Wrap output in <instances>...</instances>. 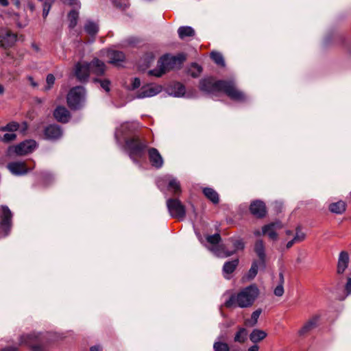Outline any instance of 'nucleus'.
<instances>
[{
    "label": "nucleus",
    "mask_w": 351,
    "mask_h": 351,
    "mask_svg": "<svg viewBox=\"0 0 351 351\" xmlns=\"http://www.w3.org/2000/svg\"><path fill=\"white\" fill-rule=\"evenodd\" d=\"M199 88L201 90L210 94L222 91L230 99L235 101H243L245 99L244 93L236 87L232 81H215L212 77H207L200 80Z\"/></svg>",
    "instance_id": "1"
},
{
    "label": "nucleus",
    "mask_w": 351,
    "mask_h": 351,
    "mask_svg": "<svg viewBox=\"0 0 351 351\" xmlns=\"http://www.w3.org/2000/svg\"><path fill=\"white\" fill-rule=\"evenodd\" d=\"M260 291L256 285H251L241 289L237 294L230 296L225 303L228 308L239 306L240 308H247L254 304Z\"/></svg>",
    "instance_id": "2"
},
{
    "label": "nucleus",
    "mask_w": 351,
    "mask_h": 351,
    "mask_svg": "<svg viewBox=\"0 0 351 351\" xmlns=\"http://www.w3.org/2000/svg\"><path fill=\"white\" fill-rule=\"evenodd\" d=\"M184 60L183 56H173L165 55L158 61L157 68L149 70V75H154L157 77H161L167 71L176 67L180 64Z\"/></svg>",
    "instance_id": "3"
},
{
    "label": "nucleus",
    "mask_w": 351,
    "mask_h": 351,
    "mask_svg": "<svg viewBox=\"0 0 351 351\" xmlns=\"http://www.w3.org/2000/svg\"><path fill=\"white\" fill-rule=\"evenodd\" d=\"M146 147V143L141 142L137 136L129 138L125 141V148L134 162H138L137 158L143 156Z\"/></svg>",
    "instance_id": "4"
},
{
    "label": "nucleus",
    "mask_w": 351,
    "mask_h": 351,
    "mask_svg": "<svg viewBox=\"0 0 351 351\" xmlns=\"http://www.w3.org/2000/svg\"><path fill=\"white\" fill-rule=\"evenodd\" d=\"M85 89L82 86H76L71 89L67 95V103L71 109H79L85 99Z\"/></svg>",
    "instance_id": "5"
},
{
    "label": "nucleus",
    "mask_w": 351,
    "mask_h": 351,
    "mask_svg": "<svg viewBox=\"0 0 351 351\" xmlns=\"http://www.w3.org/2000/svg\"><path fill=\"white\" fill-rule=\"evenodd\" d=\"M167 206L170 215L179 220H183L186 215L184 206L178 199H169L167 201Z\"/></svg>",
    "instance_id": "6"
},
{
    "label": "nucleus",
    "mask_w": 351,
    "mask_h": 351,
    "mask_svg": "<svg viewBox=\"0 0 351 351\" xmlns=\"http://www.w3.org/2000/svg\"><path fill=\"white\" fill-rule=\"evenodd\" d=\"M37 146V143L34 140H27L20 144L10 147L8 149L9 153L14 152L17 155L22 156L29 154L34 151Z\"/></svg>",
    "instance_id": "7"
},
{
    "label": "nucleus",
    "mask_w": 351,
    "mask_h": 351,
    "mask_svg": "<svg viewBox=\"0 0 351 351\" xmlns=\"http://www.w3.org/2000/svg\"><path fill=\"white\" fill-rule=\"evenodd\" d=\"M234 250L229 251L226 250L225 245H221L217 248H212L213 253L219 258H226L232 256L238 250H241L244 248V243L241 240H236L233 242Z\"/></svg>",
    "instance_id": "8"
},
{
    "label": "nucleus",
    "mask_w": 351,
    "mask_h": 351,
    "mask_svg": "<svg viewBox=\"0 0 351 351\" xmlns=\"http://www.w3.org/2000/svg\"><path fill=\"white\" fill-rule=\"evenodd\" d=\"M162 86L157 84H147L141 87L140 90L137 93L136 98L143 99L145 97H150L156 95L162 91Z\"/></svg>",
    "instance_id": "9"
},
{
    "label": "nucleus",
    "mask_w": 351,
    "mask_h": 351,
    "mask_svg": "<svg viewBox=\"0 0 351 351\" xmlns=\"http://www.w3.org/2000/svg\"><path fill=\"white\" fill-rule=\"evenodd\" d=\"M90 73V67L88 62H78L76 64L75 75L77 80L81 82H86Z\"/></svg>",
    "instance_id": "10"
},
{
    "label": "nucleus",
    "mask_w": 351,
    "mask_h": 351,
    "mask_svg": "<svg viewBox=\"0 0 351 351\" xmlns=\"http://www.w3.org/2000/svg\"><path fill=\"white\" fill-rule=\"evenodd\" d=\"M254 252L258 258L260 268L265 269L266 267L267 256L265 253V247L262 240H257L254 244Z\"/></svg>",
    "instance_id": "11"
},
{
    "label": "nucleus",
    "mask_w": 351,
    "mask_h": 351,
    "mask_svg": "<svg viewBox=\"0 0 351 351\" xmlns=\"http://www.w3.org/2000/svg\"><path fill=\"white\" fill-rule=\"evenodd\" d=\"M101 53L108 58V62L114 65H118L121 62L125 60V55L123 52L116 50L101 51Z\"/></svg>",
    "instance_id": "12"
},
{
    "label": "nucleus",
    "mask_w": 351,
    "mask_h": 351,
    "mask_svg": "<svg viewBox=\"0 0 351 351\" xmlns=\"http://www.w3.org/2000/svg\"><path fill=\"white\" fill-rule=\"evenodd\" d=\"M149 160L151 165L156 168L160 169L164 164V160L157 149L152 147L148 149Z\"/></svg>",
    "instance_id": "13"
},
{
    "label": "nucleus",
    "mask_w": 351,
    "mask_h": 351,
    "mask_svg": "<svg viewBox=\"0 0 351 351\" xmlns=\"http://www.w3.org/2000/svg\"><path fill=\"white\" fill-rule=\"evenodd\" d=\"M12 217V215L10 210L7 206H2L1 227L5 230V235L8 234V230L11 226Z\"/></svg>",
    "instance_id": "14"
},
{
    "label": "nucleus",
    "mask_w": 351,
    "mask_h": 351,
    "mask_svg": "<svg viewBox=\"0 0 351 351\" xmlns=\"http://www.w3.org/2000/svg\"><path fill=\"white\" fill-rule=\"evenodd\" d=\"M319 316L317 315H313L308 321H306L303 326L300 328L298 333L300 335H304L315 329L318 326L319 321Z\"/></svg>",
    "instance_id": "15"
},
{
    "label": "nucleus",
    "mask_w": 351,
    "mask_h": 351,
    "mask_svg": "<svg viewBox=\"0 0 351 351\" xmlns=\"http://www.w3.org/2000/svg\"><path fill=\"white\" fill-rule=\"evenodd\" d=\"M250 210L253 215L258 218L263 217L266 214L265 205L260 200L252 202L250 204Z\"/></svg>",
    "instance_id": "16"
},
{
    "label": "nucleus",
    "mask_w": 351,
    "mask_h": 351,
    "mask_svg": "<svg viewBox=\"0 0 351 351\" xmlns=\"http://www.w3.org/2000/svg\"><path fill=\"white\" fill-rule=\"evenodd\" d=\"M10 171L16 176H22L28 172L25 163L22 162H13L8 165Z\"/></svg>",
    "instance_id": "17"
},
{
    "label": "nucleus",
    "mask_w": 351,
    "mask_h": 351,
    "mask_svg": "<svg viewBox=\"0 0 351 351\" xmlns=\"http://www.w3.org/2000/svg\"><path fill=\"white\" fill-rule=\"evenodd\" d=\"M62 135V129L57 125H50L45 130V136L47 139L56 140L60 138Z\"/></svg>",
    "instance_id": "18"
},
{
    "label": "nucleus",
    "mask_w": 351,
    "mask_h": 351,
    "mask_svg": "<svg viewBox=\"0 0 351 351\" xmlns=\"http://www.w3.org/2000/svg\"><path fill=\"white\" fill-rule=\"evenodd\" d=\"M92 73L96 75H103L106 71V64L104 62L98 58H94L90 63Z\"/></svg>",
    "instance_id": "19"
},
{
    "label": "nucleus",
    "mask_w": 351,
    "mask_h": 351,
    "mask_svg": "<svg viewBox=\"0 0 351 351\" xmlns=\"http://www.w3.org/2000/svg\"><path fill=\"white\" fill-rule=\"evenodd\" d=\"M348 254L345 251L341 252L339 255L337 269V271L339 274H341L345 271V270L347 269L348 266Z\"/></svg>",
    "instance_id": "20"
},
{
    "label": "nucleus",
    "mask_w": 351,
    "mask_h": 351,
    "mask_svg": "<svg viewBox=\"0 0 351 351\" xmlns=\"http://www.w3.org/2000/svg\"><path fill=\"white\" fill-rule=\"evenodd\" d=\"M54 117L59 122L66 123L70 119V113L69 110L62 106L56 108L53 112Z\"/></svg>",
    "instance_id": "21"
},
{
    "label": "nucleus",
    "mask_w": 351,
    "mask_h": 351,
    "mask_svg": "<svg viewBox=\"0 0 351 351\" xmlns=\"http://www.w3.org/2000/svg\"><path fill=\"white\" fill-rule=\"evenodd\" d=\"M169 94L176 97H184L185 95V87L180 83H175L169 88Z\"/></svg>",
    "instance_id": "22"
},
{
    "label": "nucleus",
    "mask_w": 351,
    "mask_h": 351,
    "mask_svg": "<svg viewBox=\"0 0 351 351\" xmlns=\"http://www.w3.org/2000/svg\"><path fill=\"white\" fill-rule=\"evenodd\" d=\"M40 334L36 332L24 335L21 337V343L34 347V343L40 340Z\"/></svg>",
    "instance_id": "23"
},
{
    "label": "nucleus",
    "mask_w": 351,
    "mask_h": 351,
    "mask_svg": "<svg viewBox=\"0 0 351 351\" xmlns=\"http://www.w3.org/2000/svg\"><path fill=\"white\" fill-rule=\"evenodd\" d=\"M267 334L263 330L260 329H254L252 332L250 334L249 337L252 342L256 343L263 341L266 337Z\"/></svg>",
    "instance_id": "24"
},
{
    "label": "nucleus",
    "mask_w": 351,
    "mask_h": 351,
    "mask_svg": "<svg viewBox=\"0 0 351 351\" xmlns=\"http://www.w3.org/2000/svg\"><path fill=\"white\" fill-rule=\"evenodd\" d=\"M238 264V259H234L231 261H227L224 263L223 267V272L226 278H229V276L227 275L232 274L237 268Z\"/></svg>",
    "instance_id": "25"
},
{
    "label": "nucleus",
    "mask_w": 351,
    "mask_h": 351,
    "mask_svg": "<svg viewBox=\"0 0 351 351\" xmlns=\"http://www.w3.org/2000/svg\"><path fill=\"white\" fill-rule=\"evenodd\" d=\"M248 332L246 328L239 327L234 335V341L241 344L244 343L247 339Z\"/></svg>",
    "instance_id": "26"
},
{
    "label": "nucleus",
    "mask_w": 351,
    "mask_h": 351,
    "mask_svg": "<svg viewBox=\"0 0 351 351\" xmlns=\"http://www.w3.org/2000/svg\"><path fill=\"white\" fill-rule=\"evenodd\" d=\"M204 195L213 204H218L219 202V195L216 191L212 188L206 187L203 189Z\"/></svg>",
    "instance_id": "27"
},
{
    "label": "nucleus",
    "mask_w": 351,
    "mask_h": 351,
    "mask_svg": "<svg viewBox=\"0 0 351 351\" xmlns=\"http://www.w3.org/2000/svg\"><path fill=\"white\" fill-rule=\"evenodd\" d=\"M346 203L343 201L332 203L329 206V210L332 213L342 214L346 210Z\"/></svg>",
    "instance_id": "28"
},
{
    "label": "nucleus",
    "mask_w": 351,
    "mask_h": 351,
    "mask_svg": "<svg viewBox=\"0 0 351 351\" xmlns=\"http://www.w3.org/2000/svg\"><path fill=\"white\" fill-rule=\"evenodd\" d=\"M178 34L181 39H184L186 37H191L195 35V30L190 26H182L178 29Z\"/></svg>",
    "instance_id": "29"
},
{
    "label": "nucleus",
    "mask_w": 351,
    "mask_h": 351,
    "mask_svg": "<svg viewBox=\"0 0 351 351\" xmlns=\"http://www.w3.org/2000/svg\"><path fill=\"white\" fill-rule=\"evenodd\" d=\"M262 234H267L271 240H276L278 239L276 230L269 223L262 228Z\"/></svg>",
    "instance_id": "30"
},
{
    "label": "nucleus",
    "mask_w": 351,
    "mask_h": 351,
    "mask_svg": "<svg viewBox=\"0 0 351 351\" xmlns=\"http://www.w3.org/2000/svg\"><path fill=\"white\" fill-rule=\"evenodd\" d=\"M16 40V36L10 32H8L0 42L2 47H8L13 44Z\"/></svg>",
    "instance_id": "31"
},
{
    "label": "nucleus",
    "mask_w": 351,
    "mask_h": 351,
    "mask_svg": "<svg viewBox=\"0 0 351 351\" xmlns=\"http://www.w3.org/2000/svg\"><path fill=\"white\" fill-rule=\"evenodd\" d=\"M84 30L88 34L94 36L98 32L99 27L96 23L88 21L84 25Z\"/></svg>",
    "instance_id": "32"
},
{
    "label": "nucleus",
    "mask_w": 351,
    "mask_h": 351,
    "mask_svg": "<svg viewBox=\"0 0 351 351\" xmlns=\"http://www.w3.org/2000/svg\"><path fill=\"white\" fill-rule=\"evenodd\" d=\"M168 189L174 195L180 194L181 193L180 182L174 178H171L169 181Z\"/></svg>",
    "instance_id": "33"
},
{
    "label": "nucleus",
    "mask_w": 351,
    "mask_h": 351,
    "mask_svg": "<svg viewBox=\"0 0 351 351\" xmlns=\"http://www.w3.org/2000/svg\"><path fill=\"white\" fill-rule=\"evenodd\" d=\"M207 241L212 245V247L209 248V250L213 252L211 250L212 248H217L221 245H219V241H221V237L219 234L217 233L213 235H208L206 237Z\"/></svg>",
    "instance_id": "34"
},
{
    "label": "nucleus",
    "mask_w": 351,
    "mask_h": 351,
    "mask_svg": "<svg viewBox=\"0 0 351 351\" xmlns=\"http://www.w3.org/2000/svg\"><path fill=\"white\" fill-rule=\"evenodd\" d=\"M261 313V309H257L255 311H254L251 315V318L249 319H247L245 322V324L247 326H254L257 324L258 319Z\"/></svg>",
    "instance_id": "35"
},
{
    "label": "nucleus",
    "mask_w": 351,
    "mask_h": 351,
    "mask_svg": "<svg viewBox=\"0 0 351 351\" xmlns=\"http://www.w3.org/2000/svg\"><path fill=\"white\" fill-rule=\"evenodd\" d=\"M79 17V13L75 10H71L68 15L69 24V28H74L77 23V20Z\"/></svg>",
    "instance_id": "36"
},
{
    "label": "nucleus",
    "mask_w": 351,
    "mask_h": 351,
    "mask_svg": "<svg viewBox=\"0 0 351 351\" xmlns=\"http://www.w3.org/2000/svg\"><path fill=\"white\" fill-rule=\"evenodd\" d=\"M212 60L219 66H224L225 61L222 54L217 51H213L210 53Z\"/></svg>",
    "instance_id": "37"
},
{
    "label": "nucleus",
    "mask_w": 351,
    "mask_h": 351,
    "mask_svg": "<svg viewBox=\"0 0 351 351\" xmlns=\"http://www.w3.org/2000/svg\"><path fill=\"white\" fill-rule=\"evenodd\" d=\"M219 340L216 341L213 344L214 351H230V348L228 343L221 341L220 337Z\"/></svg>",
    "instance_id": "38"
},
{
    "label": "nucleus",
    "mask_w": 351,
    "mask_h": 351,
    "mask_svg": "<svg viewBox=\"0 0 351 351\" xmlns=\"http://www.w3.org/2000/svg\"><path fill=\"white\" fill-rule=\"evenodd\" d=\"M202 66L196 63L192 64L189 70L190 75L193 77H198L199 75V74L202 73Z\"/></svg>",
    "instance_id": "39"
},
{
    "label": "nucleus",
    "mask_w": 351,
    "mask_h": 351,
    "mask_svg": "<svg viewBox=\"0 0 351 351\" xmlns=\"http://www.w3.org/2000/svg\"><path fill=\"white\" fill-rule=\"evenodd\" d=\"M258 267H260L258 262L256 261H254L247 274L249 279H253L256 276Z\"/></svg>",
    "instance_id": "40"
},
{
    "label": "nucleus",
    "mask_w": 351,
    "mask_h": 351,
    "mask_svg": "<svg viewBox=\"0 0 351 351\" xmlns=\"http://www.w3.org/2000/svg\"><path fill=\"white\" fill-rule=\"evenodd\" d=\"M19 128V124L15 121L10 122L8 123L5 126L1 127L0 128L1 131H9V132H14L17 131Z\"/></svg>",
    "instance_id": "41"
},
{
    "label": "nucleus",
    "mask_w": 351,
    "mask_h": 351,
    "mask_svg": "<svg viewBox=\"0 0 351 351\" xmlns=\"http://www.w3.org/2000/svg\"><path fill=\"white\" fill-rule=\"evenodd\" d=\"M53 3V0H46L44 1L43 7V16L44 18H46L49 14L52 3Z\"/></svg>",
    "instance_id": "42"
},
{
    "label": "nucleus",
    "mask_w": 351,
    "mask_h": 351,
    "mask_svg": "<svg viewBox=\"0 0 351 351\" xmlns=\"http://www.w3.org/2000/svg\"><path fill=\"white\" fill-rule=\"evenodd\" d=\"M96 82H98L100 84L101 87L105 90L106 92H109L110 90V80L107 79L104 80H99V79H95L94 80Z\"/></svg>",
    "instance_id": "43"
},
{
    "label": "nucleus",
    "mask_w": 351,
    "mask_h": 351,
    "mask_svg": "<svg viewBox=\"0 0 351 351\" xmlns=\"http://www.w3.org/2000/svg\"><path fill=\"white\" fill-rule=\"evenodd\" d=\"M47 86L45 90H48L51 89L55 82V77L52 74H48L46 79Z\"/></svg>",
    "instance_id": "44"
},
{
    "label": "nucleus",
    "mask_w": 351,
    "mask_h": 351,
    "mask_svg": "<svg viewBox=\"0 0 351 351\" xmlns=\"http://www.w3.org/2000/svg\"><path fill=\"white\" fill-rule=\"evenodd\" d=\"M306 234L302 232L300 228L296 229V233L294 237V241L297 243L302 241L305 239Z\"/></svg>",
    "instance_id": "45"
},
{
    "label": "nucleus",
    "mask_w": 351,
    "mask_h": 351,
    "mask_svg": "<svg viewBox=\"0 0 351 351\" xmlns=\"http://www.w3.org/2000/svg\"><path fill=\"white\" fill-rule=\"evenodd\" d=\"M129 127H130V123H124L123 124L119 129H118L116 132H115V136L117 138H119V134H122L124 132V131L127 129H129Z\"/></svg>",
    "instance_id": "46"
},
{
    "label": "nucleus",
    "mask_w": 351,
    "mask_h": 351,
    "mask_svg": "<svg viewBox=\"0 0 351 351\" xmlns=\"http://www.w3.org/2000/svg\"><path fill=\"white\" fill-rule=\"evenodd\" d=\"M284 287L282 285H278L274 291V293L275 295L278 297H281L284 294Z\"/></svg>",
    "instance_id": "47"
},
{
    "label": "nucleus",
    "mask_w": 351,
    "mask_h": 351,
    "mask_svg": "<svg viewBox=\"0 0 351 351\" xmlns=\"http://www.w3.org/2000/svg\"><path fill=\"white\" fill-rule=\"evenodd\" d=\"M16 136L15 134H5L3 136V141L4 142H10L16 138Z\"/></svg>",
    "instance_id": "48"
},
{
    "label": "nucleus",
    "mask_w": 351,
    "mask_h": 351,
    "mask_svg": "<svg viewBox=\"0 0 351 351\" xmlns=\"http://www.w3.org/2000/svg\"><path fill=\"white\" fill-rule=\"evenodd\" d=\"M141 86V80L138 77H135L132 80L131 84V89L134 90L138 88Z\"/></svg>",
    "instance_id": "49"
},
{
    "label": "nucleus",
    "mask_w": 351,
    "mask_h": 351,
    "mask_svg": "<svg viewBox=\"0 0 351 351\" xmlns=\"http://www.w3.org/2000/svg\"><path fill=\"white\" fill-rule=\"evenodd\" d=\"M64 3L71 5L75 6L77 8H80V3L77 0H62Z\"/></svg>",
    "instance_id": "50"
},
{
    "label": "nucleus",
    "mask_w": 351,
    "mask_h": 351,
    "mask_svg": "<svg viewBox=\"0 0 351 351\" xmlns=\"http://www.w3.org/2000/svg\"><path fill=\"white\" fill-rule=\"evenodd\" d=\"M28 126L26 122H23L21 125H19V128L18 130L20 131L21 133L25 134L27 130Z\"/></svg>",
    "instance_id": "51"
},
{
    "label": "nucleus",
    "mask_w": 351,
    "mask_h": 351,
    "mask_svg": "<svg viewBox=\"0 0 351 351\" xmlns=\"http://www.w3.org/2000/svg\"><path fill=\"white\" fill-rule=\"evenodd\" d=\"M276 230H280L282 228V224L280 221H276L275 222L269 223Z\"/></svg>",
    "instance_id": "52"
},
{
    "label": "nucleus",
    "mask_w": 351,
    "mask_h": 351,
    "mask_svg": "<svg viewBox=\"0 0 351 351\" xmlns=\"http://www.w3.org/2000/svg\"><path fill=\"white\" fill-rule=\"evenodd\" d=\"M113 3H114L115 6H117V8H121V9H125L128 6V4H127V3L125 1H124L122 3H120L117 0H114Z\"/></svg>",
    "instance_id": "53"
},
{
    "label": "nucleus",
    "mask_w": 351,
    "mask_h": 351,
    "mask_svg": "<svg viewBox=\"0 0 351 351\" xmlns=\"http://www.w3.org/2000/svg\"><path fill=\"white\" fill-rule=\"evenodd\" d=\"M346 290L348 294L351 293V278L348 279V282L346 285Z\"/></svg>",
    "instance_id": "54"
},
{
    "label": "nucleus",
    "mask_w": 351,
    "mask_h": 351,
    "mask_svg": "<svg viewBox=\"0 0 351 351\" xmlns=\"http://www.w3.org/2000/svg\"><path fill=\"white\" fill-rule=\"evenodd\" d=\"M0 351H18V349L15 346H10L2 349Z\"/></svg>",
    "instance_id": "55"
},
{
    "label": "nucleus",
    "mask_w": 351,
    "mask_h": 351,
    "mask_svg": "<svg viewBox=\"0 0 351 351\" xmlns=\"http://www.w3.org/2000/svg\"><path fill=\"white\" fill-rule=\"evenodd\" d=\"M90 351H101L102 350V348L99 346V345H97V346H93L92 347H90Z\"/></svg>",
    "instance_id": "56"
},
{
    "label": "nucleus",
    "mask_w": 351,
    "mask_h": 351,
    "mask_svg": "<svg viewBox=\"0 0 351 351\" xmlns=\"http://www.w3.org/2000/svg\"><path fill=\"white\" fill-rule=\"evenodd\" d=\"M258 350H259V346L256 344H254V345L250 346L247 349V351H258Z\"/></svg>",
    "instance_id": "57"
},
{
    "label": "nucleus",
    "mask_w": 351,
    "mask_h": 351,
    "mask_svg": "<svg viewBox=\"0 0 351 351\" xmlns=\"http://www.w3.org/2000/svg\"><path fill=\"white\" fill-rule=\"evenodd\" d=\"M279 280H280L279 285H283L285 279H284V275L282 273L279 274Z\"/></svg>",
    "instance_id": "58"
},
{
    "label": "nucleus",
    "mask_w": 351,
    "mask_h": 351,
    "mask_svg": "<svg viewBox=\"0 0 351 351\" xmlns=\"http://www.w3.org/2000/svg\"><path fill=\"white\" fill-rule=\"evenodd\" d=\"M294 243H297L296 241H294V238L289 241L287 243V248H290L293 246V245L294 244Z\"/></svg>",
    "instance_id": "59"
},
{
    "label": "nucleus",
    "mask_w": 351,
    "mask_h": 351,
    "mask_svg": "<svg viewBox=\"0 0 351 351\" xmlns=\"http://www.w3.org/2000/svg\"><path fill=\"white\" fill-rule=\"evenodd\" d=\"M28 80H29V82H31V84H32L33 86H37V84L34 81V80H33V77H32L29 76V77H28Z\"/></svg>",
    "instance_id": "60"
},
{
    "label": "nucleus",
    "mask_w": 351,
    "mask_h": 351,
    "mask_svg": "<svg viewBox=\"0 0 351 351\" xmlns=\"http://www.w3.org/2000/svg\"><path fill=\"white\" fill-rule=\"evenodd\" d=\"M0 4L3 6H7L9 3L8 0H0Z\"/></svg>",
    "instance_id": "61"
},
{
    "label": "nucleus",
    "mask_w": 351,
    "mask_h": 351,
    "mask_svg": "<svg viewBox=\"0 0 351 351\" xmlns=\"http://www.w3.org/2000/svg\"><path fill=\"white\" fill-rule=\"evenodd\" d=\"M254 234H255L256 236H261V235H263V234H262V231L261 232V231H259V230H256V231L254 232Z\"/></svg>",
    "instance_id": "62"
},
{
    "label": "nucleus",
    "mask_w": 351,
    "mask_h": 351,
    "mask_svg": "<svg viewBox=\"0 0 351 351\" xmlns=\"http://www.w3.org/2000/svg\"><path fill=\"white\" fill-rule=\"evenodd\" d=\"M4 93V87L0 84V95Z\"/></svg>",
    "instance_id": "63"
},
{
    "label": "nucleus",
    "mask_w": 351,
    "mask_h": 351,
    "mask_svg": "<svg viewBox=\"0 0 351 351\" xmlns=\"http://www.w3.org/2000/svg\"><path fill=\"white\" fill-rule=\"evenodd\" d=\"M286 233H287V234L290 235V234H292V232H291V230H287V231L286 232Z\"/></svg>",
    "instance_id": "64"
}]
</instances>
